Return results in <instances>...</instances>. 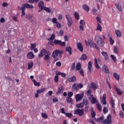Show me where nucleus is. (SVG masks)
<instances>
[{"label":"nucleus","mask_w":124,"mask_h":124,"mask_svg":"<svg viewBox=\"0 0 124 124\" xmlns=\"http://www.w3.org/2000/svg\"><path fill=\"white\" fill-rule=\"evenodd\" d=\"M26 8H29V9H33L34 7L32 4L30 5V4L26 3L22 5V6L20 8V6H18V10L22 11L21 16H25L26 15Z\"/></svg>","instance_id":"f257e3e1"},{"label":"nucleus","mask_w":124,"mask_h":124,"mask_svg":"<svg viewBox=\"0 0 124 124\" xmlns=\"http://www.w3.org/2000/svg\"><path fill=\"white\" fill-rule=\"evenodd\" d=\"M62 54H63V51L60 50L59 49H56L53 51L52 54V58H56L58 57L59 59H61V58L62 57Z\"/></svg>","instance_id":"f03ea898"},{"label":"nucleus","mask_w":124,"mask_h":124,"mask_svg":"<svg viewBox=\"0 0 124 124\" xmlns=\"http://www.w3.org/2000/svg\"><path fill=\"white\" fill-rule=\"evenodd\" d=\"M95 40L97 44H98L99 46H100V47H102L104 45V41L102 40V39H101L99 35H97L95 37Z\"/></svg>","instance_id":"7ed1b4c3"},{"label":"nucleus","mask_w":124,"mask_h":124,"mask_svg":"<svg viewBox=\"0 0 124 124\" xmlns=\"http://www.w3.org/2000/svg\"><path fill=\"white\" fill-rule=\"evenodd\" d=\"M84 87L82 83H74L72 86V89L74 91H79V89H82Z\"/></svg>","instance_id":"20e7f679"},{"label":"nucleus","mask_w":124,"mask_h":124,"mask_svg":"<svg viewBox=\"0 0 124 124\" xmlns=\"http://www.w3.org/2000/svg\"><path fill=\"white\" fill-rule=\"evenodd\" d=\"M86 45L87 46H90L91 48H96L97 49V46H96V44L94 43H93L92 40H88V42H87V40H85Z\"/></svg>","instance_id":"39448f33"},{"label":"nucleus","mask_w":124,"mask_h":124,"mask_svg":"<svg viewBox=\"0 0 124 124\" xmlns=\"http://www.w3.org/2000/svg\"><path fill=\"white\" fill-rule=\"evenodd\" d=\"M66 19H67V20L68 27H71V25L73 23V21H72V17H71V16L69 15H66Z\"/></svg>","instance_id":"423d86ee"},{"label":"nucleus","mask_w":124,"mask_h":124,"mask_svg":"<svg viewBox=\"0 0 124 124\" xmlns=\"http://www.w3.org/2000/svg\"><path fill=\"white\" fill-rule=\"evenodd\" d=\"M85 113L84 112V108H78L74 110L75 115H79V116H83Z\"/></svg>","instance_id":"0eeeda50"},{"label":"nucleus","mask_w":124,"mask_h":124,"mask_svg":"<svg viewBox=\"0 0 124 124\" xmlns=\"http://www.w3.org/2000/svg\"><path fill=\"white\" fill-rule=\"evenodd\" d=\"M54 43L55 45H60V46H62V47L65 46V43L60 40H54Z\"/></svg>","instance_id":"6e6552de"},{"label":"nucleus","mask_w":124,"mask_h":124,"mask_svg":"<svg viewBox=\"0 0 124 124\" xmlns=\"http://www.w3.org/2000/svg\"><path fill=\"white\" fill-rule=\"evenodd\" d=\"M104 123L106 124H111V123H112V117H111V115H109L107 119L104 120Z\"/></svg>","instance_id":"1a4fd4ad"},{"label":"nucleus","mask_w":124,"mask_h":124,"mask_svg":"<svg viewBox=\"0 0 124 124\" xmlns=\"http://www.w3.org/2000/svg\"><path fill=\"white\" fill-rule=\"evenodd\" d=\"M97 61L100 64V62H101L100 58H98L97 60L96 58L94 59L95 66L96 68H97L98 69H99L100 67H99V65H98V63L97 62Z\"/></svg>","instance_id":"9d476101"},{"label":"nucleus","mask_w":124,"mask_h":124,"mask_svg":"<svg viewBox=\"0 0 124 124\" xmlns=\"http://www.w3.org/2000/svg\"><path fill=\"white\" fill-rule=\"evenodd\" d=\"M102 56L104 57L105 61H109V57H108V54L105 51H102L101 53Z\"/></svg>","instance_id":"9b49d317"},{"label":"nucleus","mask_w":124,"mask_h":124,"mask_svg":"<svg viewBox=\"0 0 124 124\" xmlns=\"http://www.w3.org/2000/svg\"><path fill=\"white\" fill-rule=\"evenodd\" d=\"M84 97V95H80V94H78L76 95V100L77 102L80 101L82 98Z\"/></svg>","instance_id":"f8f14e48"},{"label":"nucleus","mask_w":124,"mask_h":124,"mask_svg":"<svg viewBox=\"0 0 124 124\" xmlns=\"http://www.w3.org/2000/svg\"><path fill=\"white\" fill-rule=\"evenodd\" d=\"M110 104L112 108H113V111H115V106L116 105V104H115V100H114V99H113V97H111Z\"/></svg>","instance_id":"ddd939ff"},{"label":"nucleus","mask_w":124,"mask_h":124,"mask_svg":"<svg viewBox=\"0 0 124 124\" xmlns=\"http://www.w3.org/2000/svg\"><path fill=\"white\" fill-rule=\"evenodd\" d=\"M102 70L105 72V73H108V74H109V69H108V67H107V66L104 65L102 67Z\"/></svg>","instance_id":"4468645a"},{"label":"nucleus","mask_w":124,"mask_h":124,"mask_svg":"<svg viewBox=\"0 0 124 124\" xmlns=\"http://www.w3.org/2000/svg\"><path fill=\"white\" fill-rule=\"evenodd\" d=\"M27 58L29 60H31L32 59H34V54L31 52H30L28 54H27Z\"/></svg>","instance_id":"2eb2a0df"},{"label":"nucleus","mask_w":124,"mask_h":124,"mask_svg":"<svg viewBox=\"0 0 124 124\" xmlns=\"http://www.w3.org/2000/svg\"><path fill=\"white\" fill-rule=\"evenodd\" d=\"M115 6H116V8H117V9L118 10V11H121V12H122L124 10V8L122 7L121 4L119 3H115Z\"/></svg>","instance_id":"dca6fc26"},{"label":"nucleus","mask_w":124,"mask_h":124,"mask_svg":"<svg viewBox=\"0 0 124 124\" xmlns=\"http://www.w3.org/2000/svg\"><path fill=\"white\" fill-rule=\"evenodd\" d=\"M91 87H92V88L93 89V91H96L97 89L98 88V85L97 84L94 83V82H92L91 84Z\"/></svg>","instance_id":"f3484780"},{"label":"nucleus","mask_w":124,"mask_h":124,"mask_svg":"<svg viewBox=\"0 0 124 124\" xmlns=\"http://www.w3.org/2000/svg\"><path fill=\"white\" fill-rule=\"evenodd\" d=\"M39 8H41L42 9H44L45 7L44 6V2L43 1H40L38 4Z\"/></svg>","instance_id":"a211bd4d"},{"label":"nucleus","mask_w":124,"mask_h":124,"mask_svg":"<svg viewBox=\"0 0 124 124\" xmlns=\"http://www.w3.org/2000/svg\"><path fill=\"white\" fill-rule=\"evenodd\" d=\"M78 48L80 52H83V50H84V48L83 47V45L81 43H78Z\"/></svg>","instance_id":"6ab92c4d"},{"label":"nucleus","mask_w":124,"mask_h":124,"mask_svg":"<svg viewBox=\"0 0 124 124\" xmlns=\"http://www.w3.org/2000/svg\"><path fill=\"white\" fill-rule=\"evenodd\" d=\"M88 68L90 73H91L92 72V68H93V62H89Z\"/></svg>","instance_id":"aec40b11"},{"label":"nucleus","mask_w":124,"mask_h":124,"mask_svg":"<svg viewBox=\"0 0 124 124\" xmlns=\"http://www.w3.org/2000/svg\"><path fill=\"white\" fill-rule=\"evenodd\" d=\"M68 80L69 81V82H75L76 81V77L74 76L71 78H68Z\"/></svg>","instance_id":"412c9836"},{"label":"nucleus","mask_w":124,"mask_h":124,"mask_svg":"<svg viewBox=\"0 0 124 124\" xmlns=\"http://www.w3.org/2000/svg\"><path fill=\"white\" fill-rule=\"evenodd\" d=\"M72 48L70 46H68L66 47V51L69 53V55H72Z\"/></svg>","instance_id":"4be33fe9"},{"label":"nucleus","mask_w":124,"mask_h":124,"mask_svg":"<svg viewBox=\"0 0 124 124\" xmlns=\"http://www.w3.org/2000/svg\"><path fill=\"white\" fill-rule=\"evenodd\" d=\"M82 8L84 10H86V12H88L90 11V7L87 4H84L82 6Z\"/></svg>","instance_id":"5701e85b"},{"label":"nucleus","mask_w":124,"mask_h":124,"mask_svg":"<svg viewBox=\"0 0 124 124\" xmlns=\"http://www.w3.org/2000/svg\"><path fill=\"white\" fill-rule=\"evenodd\" d=\"M113 76L115 79L117 80V81L120 80V75L117 74V73H114Z\"/></svg>","instance_id":"b1692460"},{"label":"nucleus","mask_w":124,"mask_h":124,"mask_svg":"<svg viewBox=\"0 0 124 124\" xmlns=\"http://www.w3.org/2000/svg\"><path fill=\"white\" fill-rule=\"evenodd\" d=\"M113 52L115 54H116V55H119L120 50L119 49V48H118L117 46H114L113 47Z\"/></svg>","instance_id":"393cba45"},{"label":"nucleus","mask_w":124,"mask_h":124,"mask_svg":"<svg viewBox=\"0 0 124 124\" xmlns=\"http://www.w3.org/2000/svg\"><path fill=\"white\" fill-rule=\"evenodd\" d=\"M115 31L117 37H121L122 36V34L120 30H115Z\"/></svg>","instance_id":"a878e982"},{"label":"nucleus","mask_w":124,"mask_h":124,"mask_svg":"<svg viewBox=\"0 0 124 124\" xmlns=\"http://www.w3.org/2000/svg\"><path fill=\"white\" fill-rule=\"evenodd\" d=\"M76 70H77V71H78L81 70V63H78L77 64V65L76 66Z\"/></svg>","instance_id":"bb28decb"},{"label":"nucleus","mask_w":124,"mask_h":124,"mask_svg":"<svg viewBox=\"0 0 124 124\" xmlns=\"http://www.w3.org/2000/svg\"><path fill=\"white\" fill-rule=\"evenodd\" d=\"M96 107L99 112H101L102 109H101V105L99 104V103H97L96 104Z\"/></svg>","instance_id":"cd10ccee"},{"label":"nucleus","mask_w":124,"mask_h":124,"mask_svg":"<svg viewBox=\"0 0 124 124\" xmlns=\"http://www.w3.org/2000/svg\"><path fill=\"white\" fill-rule=\"evenodd\" d=\"M55 37L56 35L54 34H52L51 37L47 39V40H48V41H53V40L55 39Z\"/></svg>","instance_id":"c85d7f7f"},{"label":"nucleus","mask_w":124,"mask_h":124,"mask_svg":"<svg viewBox=\"0 0 124 124\" xmlns=\"http://www.w3.org/2000/svg\"><path fill=\"white\" fill-rule=\"evenodd\" d=\"M45 90H46L45 88H43L42 89H39L37 91V93L40 94V93H44L45 92Z\"/></svg>","instance_id":"c756f323"},{"label":"nucleus","mask_w":124,"mask_h":124,"mask_svg":"<svg viewBox=\"0 0 124 124\" xmlns=\"http://www.w3.org/2000/svg\"><path fill=\"white\" fill-rule=\"evenodd\" d=\"M43 54L45 55L44 49H43L38 55L39 58H42L43 57Z\"/></svg>","instance_id":"7c9ffc66"},{"label":"nucleus","mask_w":124,"mask_h":124,"mask_svg":"<svg viewBox=\"0 0 124 124\" xmlns=\"http://www.w3.org/2000/svg\"><path fill=\"white\" fill-rule=\"evenodd\" d=\"M81 61H86L87 60V55L86 54H82L80 57Z\"/></svg>","instance_id":"2f4dec72"},{"label":"nucleus","mask_w":124,"mask_h":124,"mask_svg":"<svg viewBox=\"0 0 124 124\" xmlns=\"http://www.w3.org/2000/svg\"><path fill=\"white\" fill-rule=\"evenodd\" d=\"M45 11H46V12H48V13H51V9L49 7H45L43 9Z\"/></svg>","instance_id":"473e14b6"},{"label":"nucleus","mask_w":124,"mask_h":124,"mask_svg":"<svg viewBox=\"0 0 124 124\" xmlns=\"http://www.w3.org/2000/svg\"><path fill=\"white\" fill-rule=\"evenodd\" d=\"M66 100L68 103H72L73 101V100H72V98L70 97H67L66 98Z\"/></svg>","instance_id":"72a5a7b5"},{"label":"nucleus","mask_w":124,"mask_h":124,"mask_svg":"<svg viewBox=\"0 0 124 124\" xmlns=\"http://www.w3.org/2000/svg\"><path fill=\"white\" fill-rule=\"evenodd\" d=\"M116 91L118 94H119V95L123 94V92H122V90L121 89H118V88H116Z\"/></svg>","instance_id":"f704fd0d"},{"label":"nucleus","mask_w":124,"mask_h":124,"mask_svg":"<svg viewBox=\"0 0 124 124\" xmlns=\"http://www.w3.org/2000/svg\"><path fill=\"white\" fill-rule=\"evenodd\" d=\"M77 108H83L84 107V103H80L78 104H77Z\"/></svg>","instance_id":"c9c22d12"},{"label":"nucleus","mask_w":124,"mask_h":124,"mask_svg":"<svg viewBox=\"0 0 124 124\" xmlns=\"http://www.w3.org/2000/svg\"><path fill=\"white\" fill-rule=\"evenodd\" d=\"M104 120V117L103 116H101L100 118H98L96 121L97 122H98V123H101L102 122V121Z\"/></svg>","instance_id":"e433bc0d"},{"label":"nucleus","mask_w":124,"mask_h":124,"mask_svg":"<svg viewBox=\"0 0 124 124\" xmlns=\"http://www.w3.org/2000/svg\"><path fill=\"white\" fill-rule=\"evenodd\" d=\"M91 102L92 104H95L96 103V98L94 97H92Z\"/></svg>","instance_id":"4c0bfd02"},{"label":"nucleus","mask_w":124,"mask_h":124,"mask_svg":"<svg viewBox=\"0 0 124 124\" xmlns=\"http://www.w3.org/2000/svg\"><path fill=\"white\" fill-rule=\"evenodd\" d=\"M75 17L77 20H79V19H80V16L77 12H75Z\"/></svg>","instance_id":"58836bf2"},{"label":"nucleus","mask_w":124,"mask_h":124,"mask_svg":"<svg viewBox=\"0 0 124 124\" xmlns=\"http://www.w3.org/2000/svg\"><path fill=\"white\" fill-rule=\"evenodd\" d=\"M110 57L114 62H117V58L114 55H111Z\"/></svg>","instance_id":"ea45409f"},{"label":"nucleus","mask_w":124,"mask_h":124,"mask_svg":"<svg viewBox=\"0 0 124 124\" xmlns=\"http://www.w3.org/2000/svg\"><path fill=\"white\" fill-rule=\"evenodd\" d=\"M32 66H33V62H30L28 64V69H31V67H32Z\"/></svg>","instance_id":"a19ab883"},{"label":"nucleus","mask_w":124,"mask_h":124,"mask_svg":"<svg viewBox=\"0 0 124 124\" xmlns=\"http://www.w3.org/2000/svg\"><path fill=\"white\" fill-rule=\"evenodd\" d=\"M44 51L45 52V55H48V56H51V52L50 51H47L46 49L44 48Z\"/></svg>","instance_id":"79ce46f5"},{"label":"nucleus","mask_w":124,"mask_h":124,"mask_svg":"<svg viewBox=\"0 0 124 124\" xmlns=\"http://www.w3.org/2000/svg\"><path fill=\"white\" fill-rule=\"evenodd\" d=\"M42 118H44V119H48V115H47V114H46V113H42Z\"/></svg>","instance_id":"37998d69"},{"label":"nucleus","mask_w":124,"mask_h":124,"mask_svg":"<svg viewBox=\"0 0 124 124\" xmlns=\"http://www.w3.org/2000/svg\"><path fill=\"white\" fill-rule=\"evenodd\" d=\"M83 102L84 105H88L89 104V101L86 99H83Z\"/></svg>","instance_id":"c03bdc74"},{"label":"nucleus","mask_w":124,"mask_h":124,"mask_svg":"<svg viewBox=\"0 0 124 124\" xmlns=\"http://www.w3.org/2000/svg\"><path fill=\"white\" fill-rule=\"evenodd\" d=\"M54 82L55 83H58L59 82V76L55 75L54 77Z\"/></svg>","instance_id":"a18cd8bd"},{"label":"nucleus","mask_w":124,"mask_h":124,"mask_svg":"<svg viewBox=\"0 0 124 124\" xmlns=\"http://www.w3.org/2000/svg\"><path fill=\"white\" fill-rule=\"evenodd\" d=\"M36 47V45L35 44L31 43V50H33L34 48Z\"/></svg>","instance_id":"49530a36"},{"label":"nucleus","mask_w":124,"mask_h":124,"mask_svg":"<svg viewBox=\"0 0 124 124\" xmlns=\"http://www.w3.org/2000/svg\"><path fill=\"white\" fill-rule=\"evenodd\" d=\"M96 31H101V25L99 24V23H97Z\"/></svg>","instance_id":"de8ad7c7"},{"label":"nucleus","mask_w":124,"mask_h":124,"mask_svg":"<svg viewBox=\"0 0 124 124\" xmlns=\"http://www.w3.org/2000/svg\"><path fill=\"white\" fill-rule=\"evenodd\" d=\"M93 14L96 15L97 14V10L94 8L92 9Z\"/></svg>","instance_id":"09e8293b"},{"label":"nucleus","mask_w":124,"mask_h":124,"mask_svg":"<svg viewBox=\"0 0 124 124\" xmlns=\"http://www.w3.org/2000/svg\"><path fill=\"white\" fill-rule=\"evenodd\" d=\"M109 42L111 45H113L115 43V41L112 39V37H109Z\"/></svg>","instance_id":"8fccbe9b"},{"label":"nucleus","mask_w":124,"mask_h":124,"mask_svg":"<svg viewBox=\"0 0 124 124\" xmlns=\"http://www.w3.org/2000/svg\"><path fill=\"white\" fill-rule=\"evenodd\" d=\"M66 117H68V118H71L72 117V113H65Z\"/></svg>","instance_id":"3c124183"},{"label":"nucleus","mask_w":124,"mask_h":124,"mask_svg":"<svg viewBox=\"0 0 124 124\" xmlns=\"http://www.w3.org/2000/svg\"><path fill=\"white\" fill-rule=\"evenodd\" d=\"M32 18V16L31 15H26V18L28 19V20H31Z\"/></svg>","instance_id":"603ef678"},{"label":"nucleus","mask_w":124,"mask_h":124,"mask_svg":"<svg viewBox=\"0 0 124 124\" xmlns=\"http://www.w3.org/2000/svg\"><path fill=\"white\" fill-rule=\"evenodd\" d=\"M79 72L81 76L85 77V74H84V71H83V69L79 70Z\"/></svg>","instance_id":"864d4df0"},{"label":"nucleus","mask_w":124,"mask_h":124,"mask_svg":"<svg viewBox=\"0 0 124 124\" xmlns=\"http://www.w3.org/2000/svg\"><path fill=\"white\" fill-rule=\"evenodd\" d=\"M50 59V55H48L47 54H45L44 60L45 61H48Z\"/></svg>","instance_id":"5fc2aeb1"},{"label":"nucleus","mask_w":124,"mask_h":124,"mask_svg":"<svg viewBox=\"0 0 124 124\" xmlns=\"http://www.w3.org/2000/svg\"><path fill=\"white\" fill-rule=\"evenodd\" d=\"M79 24L80 25H81V26H85V25H86V23L85 22L84 20L82 19L80 20Z\"/></svg>","instance_id":"6e6d98bb"},{"label":"nucleus","mask_w":124,"mask_h":124,"mask_svg":"<svg viewBox=\"0 0 124 124\" xmlns=\"http://www.w3.org/2000/svg\"><path fill=\"white\" fill-rule=\"evenodd\" d=\"M52 23L53 24H58V19H57V18L54 17L52 19Z\"/></svg>","instance_id":"4d7b16f0"},{"label":"nucleus","mask_w":124,"mask_h":124,"mask_svg":"<svg viewBox=\"0 0 124 124\" xmlns=\"http://www.w3.org/2000/svg\"><path fill=\"white\" fill-rule=\"evenodd\" d=\"M119 116L121 117L122 118H124V113L123 111L121 110L119 112Z\"/></svg>","instance_id":"13d9d810"},{"label":"nucleus","mask_w":124,"mask_h":124,"mask_svg":"<svg viewBox=\"0 0 124 124\" xmlns=\"http://www.w3.org/2000/svg\"><path fill=\"white\" fill-rule=\"evenodd\" d=\"M62 93V88L59 87L58 89V91L56 93V94L57 95H59V94H60V93Z\"/></svg>","instance_id":"bf43d9fd"},{"label":"nucleus","mask_w":124,"mask_h":124,"mask_svg":"<svg viewBox=\"0 0 124 124\" xmlns=\"http://www.w3.org/2000/svg\"><path fill=\"white\" fill-rule=\"evenodd\" d=\"M103 111L105 114L108 113V108L104 107Z\"/></svg>","instance_id":"052dcab7"},{"label":"nucleus","mask_w":124,"mask_h":124,"mask_svg":"<svg viewBox=\"0 0 124 124\" xmlns=\"http://www.w3.org/2000/svg\"><path fill=\"white\" fill-rule=\"evenodd\" d=\"M75 70V62L73 63L72 66L71 67V70Z\"/></svg>","instance_id":"680f3d73"},{"label":"nucleus","mask_w":124,"mask_h":124,"mask_svg":"<svg viewBox=\"0 0 124 124\" xmlns=\"http://www.w3.org/2000/svg\"><path fill=\"white\" fill-rule=\"evenodd\" d=\"M59 101V100L56 97L53 98L52 99V102L53 103H56V102H58Z\"/></svg>","instance_id":"e2e57ef3"},{"label":"nucleus","mask_w":124,"mask_h":124,"mask_svg":"<svg viewBox=\"0 0 124 124\" xmlns=\"http://www.w3.org/2000/svg\"><path fill=\"white\" fill-rule=\"evenodd\" d=\"M68 97H72V96H73V93L72 92H70L68 93Z\"/></svg>","instance_id":"0e129e2a"},{"label":"nucleus","mask_w":124,"mask_h":124,"mask_svg":"<svg viewBox=\"0 0 124 124\" xmlns=\"http://www.w3.org/2000/svg\"><path fill=\"white\" fill-rule=\"evenodd\" d=\"M60 111L61 113H62V114H66L65 111H64V108H62L60 109Z\"/></svg>","instance_id":"69168bd1"},{"label":"nucleus","mask_w":124,"mask_h":124,"mask_svg":"<svg viewBox=\"0 0 124 124\" xmlns=\"http://www.w3.org/2000/svg\"><path fill=\"white\" fill-rule=\"evenodd\" d=\"M95 112L94 111H91V117H92V118H94V117H95Z\"/></svg>","instance_id":"338daca9"},{"label":"nucleus","mask_w":124,"mask_h":124,"mask_svg":"<svg viewBox=\"0 0 124 124\" xmlns=\"http://www.w3.org/2000/svg\"><path fill=\"white\" fill-rule=\"evenodd\" d=\"M101 103L103 105H106V104H107V102H106V100H102L101 101Z\"/></svg>","instance_id":"774afa93"}]
</instances>
